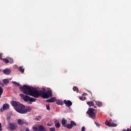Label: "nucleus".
<instances>
[{
    "label": "nucleus",
    "instance_id": "ddd939ff",
    "mask_svg": "<svg viewBox=\"0 0 131 131\" xmlns=\"http://www.w3.org/2000/svg\"><path fill=\"white\" fill-rule=\"evenodd\" d=\"M26 122L24 121V120H21V119H18V124L19 125H22V124H24V123H26Z\"/></svg>",
    "mask_w": 131,
    "mask_h": 131
},
{
    "label": "nucleus",
    "instance_id": "f704fd0d",
    "mask_svg": "<svg viewBox=\"0 0 131 131\" xmlns=\"http://www.w3.org/2000/svg\"><path fill=\"white\" fill-rule=\"evenodd\" d=\"M2 54L0 53V59H2Z\"/></svg>",
    "mask_w": 131,
    "mask_h": 131
},
{
    "label": "nucleus",
    "instance_id": "4be33fe9",
    "mask_svg": "<svg viewBox=\"0 0 131 131\" xmlns=\"http://www.w3.org/2000/svg\"><path fill=\"white\" fill-rule=\"evenodd\" d=\"M73 90L74 92H77V93H78V92H79V91L78 90V88L76 86H74L73 88Z\"/></svg>",
    "mask_w": 131,
    "mask_h": 131
},
{
    "label": "nucleus",
    "instance_id": "4c0bfd02",
    "mask_svg": "<svg viewBox=\"0 0 131 131\" xmlns=\"http://www.w3.org/2000/svg\"><path fill=\"white\" fill-rule=\"evenodd\" d=\"M94 108H97V106H94Z\"/></svg>",
    "mask_w": 131,
    "mask_h": 131
},
{
    "label": "nucleus",
    "instance_id": "2eb2a0df",
    "mask_svg": "<svg viewBox=\"0 0 131 131\" xmlns=\"http://www.w3.org/2000/svg\"><path fill=\"white\" fill-rule=\"evenodd\" d=\"M55 126L57 128H60V126H61V124H60V123H59L58 121H55L54 122Z\"/></svg>",
    "mask_w": 131,
    "mask_h": 131
},
{
    "label": "nucleus",
    "instance_id": "cd10ccee",
    "mask_svg": "<svg viewBox=\"0 0 131 131\" xmlns=\"http://www.w3.org/2000/svg\"><path fill=\"white\" fill-rule=\"evenodd\" d=\"M50 131H56V129H55V128H54V127H51V128H50Z\"/></svg>",
    "mask_w": 131,
    "mask_h": 131
},
{
    "label": "nucleus",
    "instance_id": "b1692460",
    "mask_svg": "<svg viewBox=\"0 0 131 131\" xmlns=\"http://www.w3.org/2000/svg\"><path fill=\"white\" fill-rule=\"evenodd\" d=\"M9 60V63H10L11 64L14 63V60L11 58H8Z\"/></svg>",
    "mask_w": 131,
    "mask_h": 131
},
{
    "label": "nucleus",
    "instance_id": "f03ea898",
    "mask_svg": "<svg viewBox=\"0 0 131 131\" xmlns=\"http://www.w3.org/2000/svg\"><path fill=\"white\" fill-rule=\"evenodd\" d=\"M11 104L14 107L16 111L21 114H26L27 112H30V111H31V108H30V107H28L27 108H25V106L20 104L19 102L12 101Z\"/></svg>",
    "mask_w": 131,
    "mask_h": 131
},
{
    "label": "nucleus",
    "instance_id": "9b49d317",
    "mask_svg": "<svg viewBox=\"0 0 131 131\" xmlns=\"http://www.w3.org/2000/svg\"><path fill=\"white\" fill-rule=\"evenodd\" d=\"M3 73L6 75H9L11 74V70L8 69H5V70H3Z\"/></svg>",
    "mask_w": 131,
    "mask_h": 131
},
{
    "label": "nucleus",
    "instance_id": "39448f33",
    "mask_svg": "<svg viewBox=\"0 0 131 131\" xmlns=\"http://www.w3.org/2000/svg\"><path fill=\"white\" fill-rule=\"evenodd\" d=\"M94 108H90L86 112L87 114H89V116L93 119L96 118V114L94 112Z\"/></svg>",
    "mask_w": 131,
    "mask_h": 131
},
{
    "label": "nucleus",
    "instance_id": "e433bc0d",
    "mask_svg": "<svg viewBox=\"0 0 131 131\" xmlns=\"http://www.w3.org/2000/svg\"><path fill=\"white\" fill-rule=\"evenodd\" d=\"M39 118H41V116H38V117Z\"/></svg>",
    "mask_w": 131,
    "mask_h": 131
},
{
    "label": "nucleus",
    "instance_id": "aec40b11",
    "mask_svg": "<svg viewBox=\"0 0 131 131\" xmlns=\"http://www.w3.org/2000/svg\"><path fill=\"white\" fill-rule=\"evenodd\" d=\"M4 93V90L3 89V88L0 86V99L2 98V95H3V93Z\"/></svg>",
    "mask_w": 131,
    "mask_h": 131
},
{
    "label": "nucleus",
    "instance_id": "7ed1b4c3",
    "mask_svg": "<svg viewBox=\"0 0 131 131\" xmlns=\"http://www.w3.org/2000/svg\"><path fill=\"white\" fill-rule=\"evenodd\" d=\"M61 124L64 127H67L69 129H71L73 126H76L77 124L74 121H71V124H67V120L65 119H62L61 121Z\"/></svg>",
    "mask_w": 131,
    "mask_h": 131
},
{
    "label": "nucleus",
    "instance_id": "423d86ee",
    "mask_svg": "<svg viewBox=\"0 0 131 131\" xmlns=\"http://www.w3.org/2000/svg\"><path fill=\"white\" fill-rule=\"evenodd\" d=\"M9 125H10V128L12 130H15V129H17V127H18V126L16 123H9Z\"/></svg>",
    "mask_w": 131,
    "mask_h": 131
},
{
    "label": "nucleus",
    "instance_id": "f3484780",
    "mask_svg": "<svg viewBox=\"0 0 131 131\" xmlns=\"http://www.w3.org/2000/svg\"><path fill=\"white\" fill-rule=\"evenodd\" d=\"M95 103H96V105L98 107H102V105H103V103L101 101H96Z\"/></svg>",
    "mask_w": 131,
    "mask_h": 131
},
{
    "label": "nucleus",
    "instance_id": "c756f323",
    "mask_svg": "<svg viewBox=\"0 0 131 131\" xmlns=\"http://www.w3.org/2000/svg\"><path fill=\"white\" fill-rule=\"evenodd\" d=\"M3 130V129L2 128V123H0V131Z\"/></svg>",
    "mask_w": 131,
    "mask_h": 131
},
{
    "label": "nucleus",
    "instance_id": "a211bd4d",
    "mask_svg": "<svg viewBox=\"0 0 131 131\" xmlns=\"http://www.w3.org/2000/svg\"><path fill=\"white\" fill-rule=\"evenodd\" d=\"M3 83H4V84H8V83L10 82V81H9V79H3Z\"/></svg>",
    "mask_w": 131,
    "mask_h": 131
},
{
    "label": "nucleus",
    "instance_id": "1a4fd4ad",
    "mask_svg": "<svg viewBox=\"0 0 131 131\" xmlns=\"http://www.w3.org/2000/svg\"><path fill=\"white\" fill-rule=\"evenodd\" d=\"M10 106V105L8 104H4L3 105V108H1V112H3V110H7L8 109H9V107Z\"/></svg>",
    "mask_w": 131,
    "mask_h": 131
},
{
    "label": "nucleus",
    "instance_id": "dca6fc26",
    "mask_svg": "<svg viewBox=\"0 0 131 131\" xmlns=\"http://www.w3.org/2000/svg\"><path fill=\"white\" fill-rule=\"evenodd\" d=\"M18 70L21 72V73H24V71H25V69L23 66H20L19 67Z\"/></svg>",
    "mask_w": 131,
    "mask_h": 131
},
{
    "label": "nucleus",
    "instance_id": "6ab92c4d",
    "mask_svg": "<svg viewBox=\"0 0 131 131\" xmlns=\"http://www.w3.org/2000/svg\"><path fill=\"white\" fill-rule=\"evenodd\" d=\"M56 104L57 105H60L61 106H62V105H63V101H62L61 100H57Z\"/></svg>",
    "mask_w": 131,
    "mask_h": 131
},
{
    "label": "nucleus",
    "instance_id": "72a5a7b5",
    "mask_svg": "<svg viewBox=\"0 0 131 131\" xmlns=\"http://www.w3.org/2000/svg\"><path fill=\"white\" fill-rule=\"evenodd\" d=\"M89 93H90V94H91V96H93V93H92V92H91V91H89Z\"/></svg>",
    "mask_w": 131,
    "mask_h": 131
},
{
    "label": "nucleus",
    "instance_id": "2f4dec72",
    "mask_svg": "<svg viewBox=\"0 0 131 131\" xmlns=\"http://www.w3.org/2000/svg\"><path fill=\"white\" fill-rule=\"evenodd\" d=\"M86 95H88V94H86V93L83 94V96H86Z\"/></svg>",
    "mask_w": 131,
    "mask_h": 131
},
{
    "label": "nucleus",
    "instance_id": "7c9ffc66",
    "mask_svg": "<svg viewBox=\"0 0 131 131\" xmlns=\"http://www.w3.org/2000/svg\"><path fill=\"white\" fill-rule=\"evenodd\" d=\"M47 125H48V126H52V124L48 123Z\"/></svg>",
    "mask_w": 131,
    "mask_h": 131
},
{
    "label": "nucleus",
    "instance_id": "a878e982",
    "mask_svg": "<svg viewBox=\"0 0 131 131\" xmlns=\"http://www.w3.org/2000/svg\"><path fill=\"white\" fill-rule=\"evenodd\" d=\"M14 84L15 85H17V86H20V83L16 82H13Z\"/></svg>",
    "mask_w": 131,
    "mask_h": 131
},
{
    "label": "nucleus",
    "instance_id": "6e6552de",
    "mask_svg": "<svg viewBox=\"0 0 131 131\" xmlns=\"http://www.w3.org/2000/svg\"><path fill=\"white\" fill-rule=\"evenodd\" d=\"M106 125H107V126H117V125L114 123H111V122H108V121H106L105 122Z\"/></svg>",
    "mask_w": 131,
    "mask_h": 131
},
{
    "label": "nucleus",
    "instance_id": "393cba45",
    "mask_svg": "<svg viewBox=\"0 0 131 131\" xmlns=\"http://www.w3.org/2000/svg\"><path fill=\"white\" fill-rule=\"evenodd\" d=\"M122 131H131V126H130V128H127V129H123Z\"/></svg>",
    "mask_w": 131,
    "mask_h": 131
},
{
    "label": "nucleus",
    "instance_id": "5701e85b",
    "mask_svg": "<svg viewBox=\"0 0 131 131\" xmlns=\"http://www.w3.org/2000/svg\"><path fill=\"white\" fill-rule=\"evenodd\" d=\"M80 100H81V101H84L85 100H86V97H79Z\"/></svg>",
    "mask_w": 131,
    "mask_h": 131
},
{
    "label": "nucleus",
    "instance_id": "20e7f679",
    "mask_svg": "<svg viewBox=\"0 0 131 131\" xmlns=\"http://www.w3.org/2000/svg\"><path fill=\"white\" fill-rule=\"evenodd\" d=\"M19 96L25 102H29V104H32L33 102H36V99L31 97L28 95H24V94H20Z\"/></svg>",
    "mask_w": 131,
    "mask_h": 131
},
{
    "label": "nucleus",
    "instance_id": "9d476101",
    "mask_svg": "<svg viewBox=\"0 0 131 131\" xmlns=\"http://www.w3.org/2000/svg\"><path fill=\"white\" fill-rule=\"evenodd\" d=\"M46 102L47 103H54V102H56V97H52L50 99H48Z\"/></svg>",
    "mask_w": 131,
    "mask_h": 131
},
{
    "label": "nucleus",
    "instance_id": "c9c22d12",
    "mask_svg": "<svg viewBox=\"0 0 131 131\" xmlns=\"http://www.w3.org/2000/svg\"><path fill=\"white\" fill-rule=\"evenodd\" d=\"M0 84H1V85H3V83L1 82V83H0Z\"/></svg>",
    "mask_w": 131,
    "mask_h": 131
},
{
    "label": "nucleus",
    "instance_id": "0eeeda50",
    "mask_svg": "<svg viewBox=\"0 0 131 131\" xmlns=\"http://www.w3.org/2000/svg\"><path fill=\"white\" fill-rule=\"evenodd\" d=\"M63 103H64V104H65L66 106L67 107H70V106H72V102L70 100H64L63 101Z\"/></svg>",
    "mask_w": 131,
    "mask_h": 131
},
{
    "label": "nucleus",
    "instance_id": "f257e3e1",
    "mask_svg": "<svg viewBox=\"0 0 131 131\" xmlns=\"http://www.w3.org/2000/svg\"><path fill=\"white\" fill-rule=\"evenodd\" d=\"M19 90H20L25 95H28L34 98L41 97L43 98V99H49V98H52V97H53V92L50 89H49L46 92L42 91H38L36 89L27 85H24L23 86L19 87Z\"/></svg>",
    "mask_w": 131,
    "mask_h": 131
},
{
    "label": "nucleus",
    "instance_id": "bb28decb",
    "mask_svg": "<svg viewBox=\"0 0 131 131\" xmlns=\"http://www.w3.org/2000/svg\"><path fill=\"white\" fill-rule=\"evenodd\" d=\"M33 129H34V130H35V131H37V130H38V128H37V127H36V126H34L33 127Z\"/></svg>",
    "mask_w": 131,
    "mask_h": 131
},
{
    "label": "nucleus",
    "instance_id": "f8f14e48",
    "mask_svg": "<svg viewBox=\"0 0 131 131\" xmlns=\"http://www.w3.org/2000/svg\"><path fill=\"white\" fill-rule=\"evenodd\" d=\"M86 104L89 106V107H94L95 105V103L92 101L87 102Z\"/></svg>",
    "mask_w": 131,
    "mask_h": 131
},
{
    "label": "nucleus",
    "instance_id": "c85d7f7f",
    "mask_svg": "<svg viewBox=\"0 0 131 131\" xmlns=\"http://www.w3.org/2000/svg\"><path fill=\"white\" fill-rule=\"evenodd\" d=\"M46 108L47 110H50V104H47L46 105Z\"/></svg>",
    "mask_w": 131,
    "mask_h": 131
},
{
    "label": "nucleus",
    "instance_id": "412c9836",
    "mask_svg": "<svg viewBox=\"0 0 131 131\" xmlns=\"http://www.w3.org/2000/svg\"><path fill=\"white\" fill-rule=\"evenodd\" d=\"M3 62H4V63H5L6 64H8L9 63V59H7V58H3L2 59Z\"/></svg>",
    "mask_w": 131,
    "mask_h": 131
},
{
    "label": "nucleus",
    "instance_id": "473e14b6",
    "mask_svg": "<svg viewBox=\"0 0 131 131\" xmlns=\"http://www.w3.org/2000/svg\"><path fill=\"white\" fill-rule=\"evenodd\" d=\"M35 120H40L38 118H35Z\"/></svg>",
    "mask_w": 131,
    "mask_h": 131
},
{
    "label": "nucleus",
    "instance_id": "4468645a",
    "mask_svg": "<svg viewBox=\"0 0 131 131\" xmlns=\"http://www.w3.org/2000/svg\"><path fill=\"white\" fill-rule=\"evenodd\" d=\"M37 131H46V129L45 128V127L42 125H40L38 127Z\"/></svg>",
    "mask_w": 131,
    "mask_h": 131
}]
</instances>
